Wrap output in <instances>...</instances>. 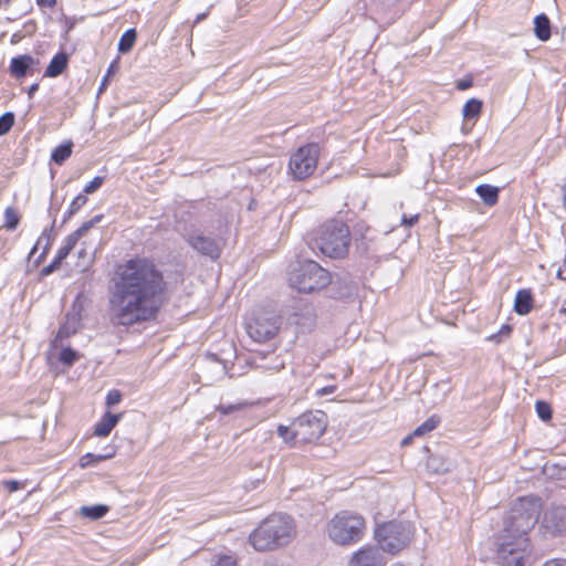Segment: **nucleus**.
Returning a JSON list of instances; mask_svg holds the SVG:
<instances>
[{"mask_svg":"<svg viewBox=\"0 0 566 566\" xmlns=\"http://www.w3.org/2000/svg\"><path fill=\"white\" fill-rule=\"evenodd\" d=\"M496 555L503 566H525L531 557L528 537L503 530L499 536Z\"/></svg>","mask_w":566,"mask_h":566,"instance_id":"obj_6","label":"nucleus"},{"mask_svg":"<svg viewBox=\"0 0 566 566\" xmlns=\"http://www.w3.org/2000/svg\"><path fill=\"white\" fill-rule=\"evenodd\" d=\"M314 243L328 258H344L350 244L349 229L342 221L327 222L318 230Z\"/></svg>","mask_w":566,"mask_h":566,"instance_id":"obj_4","label":"nucleus"},{"mask_svg":"<svg viewBox=\"0 0 566 566\" xmlns=\"http://www.w3.org/2000/svg\"><path fill=\"white\" fill-rule=\"evenodd\" d=\"M483 103L478 98H470L463 106L462 116L464 119H476L482 112Z\"/></svg>","mask_w":566,"mask_h":566,"instance_id":"obj_24","label":"nucleus"},{"mask_svg":"<svg viewBox=\"0 0 566 566\" xmlns=\"http://www.w3.org/2000/svg\"><path fill=\"white\" fill-rule=\"evenodd\" d=\"M413 437H415V436H412V433H411V434H409V436H407L405 439H402V441H401V446H408V444H410V443H411V441H412V438H413Z\"/></svg>","mask_w":566,"mask_h":566,"instance_id":"obj_52","label":"nucleus"},{"mask_svg":"<svg viewBox=\"0 0 566 566\" xmlns=\"http://www.w3.org/2000/svg\"><path fill=\"white\" fill-rule=\"evenodd\" d=\"M60 265H61V263H56V260L54 259L49 265L44 266L41 270V273H42V275H49L53 271H55Z\"/></svg>","mask_w":566,"mask_h":566,"instance_id":"obj_44","label":"nucleus"},{"mask_svg":"<svg viewBox=\"0 0 566 566\" xmlns=\"http://www.w3.org/2000/svg\"><path fill=\"white\" fill-rule=\"evenodd\" d=\"M105 178L102 176L94 177L85 187L84 192L87 195H92L96 192L102 185L104 184Z\"/></svg>","mask_w":566,"mask_h":566,"instance_id":"obj_38","label":"nucleus"},{"mask_svg":"<svg viewBox=\"0 0 566 566\" xmlns=\"http://www.w3.org/2000/svg\"><path fill=\"white\" fill-rule=\"evenodd\" d=\"M3 486L9 492H15V491L21 489V483L19 481H15V480H7V481H3Z\"/></svg>","mask_w":566,"mask_h":566,"instance_id":"obj_41","label":"nucleus"},{"mask_svg":"<svg viewBox=\"0 0 566 566\" xmlns=\"http://www.w3.org/2000/svg\"><path fill=\"white\" fill-rule=\"evenodd\" d=\"M543 566H566V559L553 558L544 563Z\"/></svg>","mask_w":566,"mask_h":566,"instance_id":"obj_46","label":"nucleus"},{"mask_svg":"<svg viewBox=\"0 0 566 566\" xmlns=\"http://www.w3.org/2000/svg\"><path fill=\"white\" fill-rule=\"evenodd\" d=\"M114 455V452L108 454H94V453H86L80 459V467L86 468L92 464H95L97 462L107 460Z\"/></svg>","mask_w":566,"mask_h":566,"instance_id":"obj_30","label":"nucleus"},{"mask_svg":"<svg viewBox=\"0 0 566 566\" xmlns=\"http://www.w3.org/2000/svg\"><path fill=\"white\" fill-rule=\"evenodd\" d=\"M270 360H271L270 363L258 364L256 366L260 368H264L266 370H271V371H279L281 368L284 367V361L279 356L272 355L270 357Z\"/></svg>","mask_w":566,"mask_h":566,"instance_id":"obj_35","label":"nucleus"},{"mask_svg":"<svg viewBox=\"0 0 566 566\" xmlns=\"http://www.w3.org/2000/svg\"><path fill=\"white\" fill-rule=\"evenodd\" d=\"M187 241L198 253L209 256L212 260H217L221 254L220 243L210 237L195 234L189 235Z\"/></svg>","mask_w":566,"mask_h":566,"instance_id":"obj_15","label":"nucleus"},{"mask_svg":"<svg viewBox=\"0 0 566 566\" xmlns=\"http://www.w3.org/2000/svg\"><path fill=\"white\" fill-rule=\"evenodd\" d=\"M248 406H249V403L247 401H239V402L229 403V405L221 403L217 407V410L220 411V413L227 416V415H230V413H233L237 411H241V410L245 409Z\"/></svg>","mask_w":566,"mask_h":566,"instance_id":"obj_32","label":"nucleus"},{"mask_svg":"<svg viewBox=\"0 0 566 566\" xmlns=\"http://www.w3.org/2000/svg\"><path fill=\"white\" fill-rule=\"evenodd\" d=\"M542 510L541 501L536 497L518 499L505 520L504 531L525 534L535 526Z\"/></svg>","mask_w":566,"mask_h":566,"instance_id":"obj_7","label":"nucleus"},{"mask_svg":"<svg viewBox=\"0 0 566 566\" xmlns=\"http://www.w3.org/2000/svg\"><path fill=\"white\" fill-rule=\"evenodd\" d=\"M164 279L146 259L127 261L118 269L109 296V317L114 325L130 326L147 321L158 308Z\"/></svg>","mask_w":566,"mask_h":566,"instance_id":"obj_1","label":"nucleus"},{"mask_svg":"<svg viewBox=\"0 0 566 566\" xmlns=\"http://www.w3.org/2000/svg\"><path fill=\"white\" fill-rule=\"evenodd\" d=\"M72 148H73L72 142H66V143L57 146L52 151V155H51L52 160L57 165L63 164L71 156Z\"/></svg>","mask_w":566,"mask_h":566,"instance_id":"obj_26","label":"nucleus"},{"mask_svg":"<svg viewBox=\"0 0 566 566\" xmlns=\"http://www.w3.org/2000/svg\"><path fill=\"white\" fill-rule=\"evenodd\" d=\"M319 157L317 144H307L300 147L290 157L289 171L296 180H303L316 170Z\"/></svg>","mask_w":566,"mask_h":566,"instance_id":"obj_11","label":"nucleus"},{"mask_svg":"<svg viewBox=\"0 0 566 566\" xmlns=\"http://www.w3.org/2000/svg\"><path fill=\"white\" fill-rule=\"evenodd\" d=\"M122 413L105 412L101 420L94 427V434L97 437H107L113 428L122 419Z\"/></svg>","mask_w":566,"mask_h":566,"instance_id":"obj_18","label":"nucleus"},{"mask_svg":"<svg viewBox=\"0 0 566 566\" xmlns=\"http://www.w3.org/2000/svg\"><path fill=\"white\" fill-rule=\"evenodd\" d=\"M419 214H413L411 217L402 216L401 218V226L403 227H412L418 222Z\"/></svg>","mask_w":566,"mask_h":566,"instance_id":"obj_42","label":"nucleus"},{"mask_svg":"<svg viewBox=\"0 0 566 566\" xmlns=\"http://www.w3.org/2000/svg\"><path fill=\"white\" fill-rule=\"evenodd\" d=\"M294 434L301 443L318 440L327 428V416L321 410L307 411L293 420Z\"/></svg>","mask_w":566,"mask_h":566,"instance_id":"obj_10","label":"nucleus"},{"mask_svg":"<svg viewBox=\"0 0 566 566\" xmlns=\"http://www.w3.org/2000/svg\"><path fill=\"white\" fill-rule=\"evenodd\" d=\"M77 358H78L77 353L70 347L62 348V350L59 355L60 361H62L63 364H65L67 366L73 365L77 360Z\"/></svg>","mask_w":566,"mask_h":566,"instance_id":"obj_34","label":"nucleus"},{"mask_svg":"<svg viewBox=\"0 0 566 566\" xmlns=\"http://www.w3.org/2000/svg\"><path fill=\"white\" fill-rule=\"evenodd\" d=\"M35 2L41 8L53 9L56 6V0H35Z\"/></svg>","mask_w":566,"mask_h":566,"instance_id":"obj_45","label":"nucleus"},{"mask_svg":"<svg viewBox=\"0 0 566 566\" xmlns=\"http://www.w3.org/2000/svg\"><path fill=\"white\" fill-rule=\"evenodd\" d=\"M556 275L560 280H566V268L565 269H558Z\"/></svg>","mask_w":566,"mask_h":566,"instance_id":"obj_51","label":"nucleus"},{"mask_svg":"<svg viewBox=\"0 0 566 566\" xmlns=\"http://www.w3.org/2000/svg\"><path fill=\"white\" fill-rule=\"evenodd\" d=\"M67 61H69V59L65 53H63V52L57 53L56 55H54L52 57L51 62L49 63L45 72H44V76L56 77V76L61 75L67 66Z\"/></svg>","mask_w":566,"mask_h":566,"instance_id":"obj_20","label":"nucleus"},{"mask_svg":"<svg viewBox=\"0 0 566 566\" xmlns=\"http://www.w3.org/2000/svg\"><path fill=\"white\" fill-rule=\"evenodd\" d=\"M14 125V114L7 112L0 116V136H3L10 132Z\"/></svg>","mask_w":566,"mask_h":566,"instance_id":"obj_33","label":"nucleus"},{"mask_svg":"<svg viewBox=\"0 0 566 566\" xmlns=\"http://www.w3.org/2000/svg\"><path fill=\"white\" fill-rule=\"evenodd\" d=\"M533 306L532 294L528 290H520L516 293L514 310L520 315H526L530 313Z\"/></svg>","mask_w":566,"mask_h":566,"instance_id":"obj_21","label":"nucleus"},{"mask_svg":"<svg viewBox=\"0 0 566 566\" xmlns=\"http://www.w3.org/2000/svg\"><path fill=\"white\" fill-rule=\"evenodd\" d=\"M39 61L30 54L12 57L9 65L10 74L15 78H22L27 74L38 71Z\"/></svg>","mask_w":566,"mask_h":566,"instance_id":"obj_16","label":"nucleus"},{"mask_svg":"<svg viewBox=\"0 0 566 566\" xmlns=\"http://www.w3.org/2000/svg\"><path fill=\"white\" fill-rule=\"evenodd\" d=\"M280 317L274 311H256L247 323L248 335L258 343L273 339L280 331Z\"/></svg>","mask_w":566,"mask_h":566,"instance_id":"obj_9","label":"nucleus"},{"mask_svg":"<svg viewBox=\"0 0 566 566\" xmlns=\"http://www.w3.org/2000/svg\"><path fill=\"white\" fill-rule=\"evenodd\" d=\"M295 536L296 525L291 516L272 514L250 534L249 541L255 551L266 552L287 545Z\"/></svg>","mask_w":566,"mask_h":566,"instance_id":"obj_2","label":"nucleus"},{"mask_svg":"<svg viewBox=\"0 0 566 566\" xmlns=\"http://www.w3.org/2000/svg\"><path fill=\"white\" fill-rule=\"evenodd\" d=\"M427 468L436 474H444L451 470V462L438 455H431L427 461Z\"/></svg>","mask_w":566,"mask_h":566,"instance_id":"obj_23","label":"nucleus"},{"mask_svg":"<svg viewBox=\"0 0 566 566\" xmlns=\"http://www.w3.org/2000/svg\"><path fill=\"white\" fill-rule=\"evenodd\" d=\"M136 31L135 29L127 30L118 42V51L120 53H127L132 50L135 41H136Z\"/></svg>","mask_w":566,"mask_h":566,"instance_id":"obj_28","label":"nucleus"},{"mask_svg":"<svg viewBox=\"0 0 566 566\" xmlns=\"http://www.w3.org/2000/svg\"><path fill=\"white\" fill-rule=\"evenodd\" d=\"M535 408H536V412H537L538 417L542 420L547 421L552 418V409L547 402L542 401V400L536 401Z\"/></svg>","mask_w":566,"mask_h":566,"instance_id":"obj_36","label":"nucleus"},{"mask_svg":"<svg viewBox=\"0 0 566 566\" xmlns=\"http://www.w3.org/2000/svg\"><path fill=\"white\" fill-rule=\"evenodd\" d=\"M116 71H117V62H116V61H114V62L109 65V67H108V70H107V74H106L105 76L109 77V75L114 74Z\"/></svg>","mask_w":566,"mask_h":566,"instance_id":"obj_49","label":"nucleus"},{"mask_svg":"<svg viewBox=\"0 0 566 566\" xmlns=\"http://www.w3.org/2000/svg\"><path fill=\"white\" fill-rule=\"evenodd\" d=\"M334 389H335L334 386L324 387L318 392H319V395H328V394H332L334 391Z\"/></svg>","mask_w":566,"mask_h":566,"instance_id":"obj_50","label":"nucleus"},{"mask_svg":"<svg viewBox=\"0 0 566 566\" xmlns=\"http://www.w3.org/2000/svg\"><path fill=\"white\" fill-rule=\"evenodd\" d=\"M413 537L410 523L389 522L375 530V538L382 552L395 555L409 546Z\"/></svg>","mask_w":566,"mask_h":566,"instance_id":"obj_8","label":"nucleus"},{"mask_svg":"<svg viewBox=\"0 0 566 566\" xmlns=\"http://www.w3.org/2000/svg\"><path fill=\"white\" fill-rule=\"evenodd\" d=\"M86 202L87 198L84 195H77L70 203L67 216L71 217L76 213Z\"/></svg>","mask_w":566,"mask_h":566,"instance_id":"obj_37","label":"nucleus"},{"mask_svg":"<svg viewBox=\"0 0 566 566\" xmlns=\"http://www.w3.org/2000/svg\"><path fill=\"white\" fill-rule=\"evenodd\" d=\"M107 82H108V77H107V76H105V77L103 78V81H102V84H101L99 91H103V90L106 87Z\"/></svg>","mask_w":566,"mask_h":566,"instance_id":"obj_54","label":"nucleus"},{"mask_svg":"<svg viewBox=\"0 0 566 566\" xmlns=\"http://www.w3.org/2000/svg\"><path fill=\"white\" fill-rule=\"evenodd\" d=\"M120 400H122V394L118 390L114 389V390L108 391L105 402H106L107 407H113V406L119 403Z\"/></svg>","mask_w":566,"mask_h":566,"instance_id":"obj_40","label":"nucleus"},{"mask_svg":"<svg viewBox=\"0 0 566 566\" xmlns=\"http://www.w3.org/2000/svg\"><path fill=\"white\" fill-rule=\"evenodd\" d=\"M438 423H439V418L432 416L429 419H427L423 423L418 426L413 430L412 436H416V437L424 436V434L431 432L432 430H434L437 428Z\"/></svg>","mask_w":566,"mask_h":566,"instance_id":"obj_29","label":"nucleus"},{"mask_svg":"<svg viewBox=\"0 0 566 566\" xmlns=\"http://www.w3.org/2000/svg\"><path fill=\"white\" fill-rule=\"evenodd\" d=\"M80 327V318L76 315H67L65 322L59 328L54 339L52 340V346L57 347L62 345V342L70 336L74 335Z\"/></svg>","mask_w":566,"mask_h":566,"instance_id":"obj_17","label":"nucleus"},{"mask_svg":"<svg viewBox=\"0 0 566 566\" xmlns=\"http://www.w3.org/2000/svg\"><path fill=\"white\" fill-rule=\"evenodd\" d=\"M534 32L538 40L547 41L551 38V22L545 14H539L534 20Z\"/></svg>","mask_w":566,"mask_h":566,"instance_id":"obj_22","label":"nucleus"},{"mask_svg":"<svg viewBox=\"0 0 566 566\" xmlns=\"http://www.w3.org/2000/svg\"><path fill=\"white\" fill-rule=\"evenodd\" d=\"M366 528L365 518L349 511L335 514L327 524L328 538L340 546H349L361 539Z\"/></svg>","mask_w":566,"mask_h":566,"instance_id":"obj_3","label":"nucleus"},{"mask_svg":"<svg viewBox=\"0 0 566 566\" xmlns=\"http://www.w3.org/2000/svg\"><path fill=\"white\" fill-rule=\"evenodd\" d=\"M471 86V81H460L458 82L457 84V87L460 90V91H464L467 88H469Z\"/></svg>","mask_w":566,"mask_h":566,"instance_id":"obj_47","label":"nucleus"},{"mask_svg":"<svg viewBox=\"0 0 566 566\" xmlns=\"http://www.w3.org/2000/svg\"><path fill=\"white\" fill-rule=\"evenodd\" d=\"M290 285L302 293H312L326 287L331 282L329 273L317 262H298L289 274Z\"/></svg>","mask_w":566,"mask_h":566,"instance_id":"obj_5","label":"nucleus"},{"mask_svg":"<svg viewBox=\"0 0 566 566\" xmlns=\"http://www.w3.org/2000/svg\"><path fill=\"white\" fill-rule=\"evenodd\" d=\"M103 216H96L92 220L84 222L76 231L69 234L64 241V244L59 249L55 260L56 263H62L64 259L70 254L73 248L76 245L80 238H82L94 224L102 220Z\"/></svg>","mask_w":566,"mask_h":566,"instance_id":"obj_14","label":"nucleus"},{"mask_svg":"<svg viewBox=\"0 0 566 566\" xmlns=\"http://www.w3.org/2000/svg\"><path fill=\"white\" fill-rule=\"evenodd\" d=\"M374 1H375L376 6L378 8H380L382 11H391L392 9L398 7V4L402 0H374Z\"/></svg>","mask_w":566,"mask_h":566,"instance_id":"obj_39","label":"nucleus"},{"mask_svg":"<svg viewBox=\"0 0 566 566\" xmlns=\"http://www.w3.org/2000/svg\"><path fill=\"white\" fill-rule=\"evenodd\" d=\"M39 90V84L38 83H34L32 84L29 90H28V96L29 98H32L33 95L35 94V92Z\"/></svg>","mask_w":566,"mask_h":566,"instance_id":"obj_48","label":"nucleus"},{"mask_svg":"<svg viewBox=\"0 0 566 566\" xmlns=\"http://www.w3.org/2000/svg\"><path fill=\"white\" fill-rule=\"evenodd\" d=\"M386 559L377 546H365L355 552L349 560L348 566H385Z\"/></svg>","mask_w":566,"mask_h":566,"instance_id":"obj_12","label":"nucleus"},{"mask_svg":"<svg viewBox=\"0 0 566 566\" xmlns=\"http://www.w3.org/2000/svg\"><path fill=\"white\" fill-rule=\"evenodd\" d=\"M208 15V12H203V13H199L197 17H196V20L195 22L198 23L200 21H202L203 19H206Z\"/></svg>","mask_w":566,"mask_h":566,"instance_id":"obj_53","label":"nucleus"},{"mask_svg":"<svg viewBox=\"0 0 566 566\" xmlns=\"http://www.w3.org/2000/svg\"><path fill=\"white\" fill-rule=\"evenodd\" d=\"M546 532L553 535L566 533V506H553L548 509L543 518Z\"/></svg>","mask_w":566,"mask_h":566,"instance_id":"obj_13","label":"nucleus"},{"mask_svg":"<svg viewBox=\"0 0 566 566\" xmlns=\"http://www.w3.org/2000/svg\"><path fill=\"white\" fill-rule=\"evenodd\" d=\"M4 219H6L4 227L8 230H14L18 227L19 221H20V217H19L18 212L12 207H8L6 209Z\"/></svg>","mask_w":566,"mask_h":566,"instance_id":"obj_31","label":"nucleus"},{"mask_svg":"<svg viewBox=\"0 0 566 566\" xmlns=\"http://www.w3.org/2000/svg\"><path fill=\"white\" fill-rule=\"evenodd\" d=\"M563 193H564V202L566 205V185L563 186Z\"/></svg>","mask_w":566,"mask_h":566,"instance_id":"obj_56","label":"nucleus"},{"mask_svg":"<svg viewBox=\"0 0 566 566\" xmlns=\"http://www.w3.org/2000/svg\"><path fill=\"white\" fill-rule=\"evenodd\" d=\"M562 39L566 43V27L563 29Z\"/></svg>","mask_w":566,"mask_h":566,"instance_id":"obj_55","label":"nucleus"},{"mask_svg":"<svg viewBox=\"0 0 566 566\" xmlns=\"http://www.w3.org/2000/svg\"><path fill=\"white\" fill-rule=\"evenodd\" d=\"M475 192L488 207H493L499 201L500 189L495 186L482 184L475 188Z\"/></svg>","mask_w":566,"mask_h":566,"instance_id":"obj_19","label":"nucleus"},{"mask_svg":"<svg viewBox=\"0 0 566 566\" xmlns=\"http://www.w3.org/2000/svg\"><path fill=\"white\" fill-rule=\"evenodd\" d=\"M277 434L290 447H294L297 443H301L298 440V436L294 434V423L293 422L291 423V426L280 424L277 427Z\"/></svg>","mask_w":566,"mask_h":566,"instance_id":"obj_27","label":"nucleus"},{"mask_svg":"<svg viewBox=\"0 0 566 566\" xmlns=\"http://www.w3.org/2000/svg\"><path fill=\"white\" fill-rule=\"evenodd\" d=\"M217 566H235V559L231 556H221L217 562Z\"/></svg>","mask_w":566,"mask_h":566,"instance_id":"obj_43","label":"nucleus"},{"mask_svg":"<svg viewBox=\"0 0 566 566\" xmlns=\"http://www.w3.org/2000/svg\"><path fill=\"white\" fill-rule=\"evenodd\" d=\"M108 512V506L103 504L92 505V506H82L80 509V513L83 517L90 520H98L106 515Z\"/></svg>","mask_w":566,"mask_h":566,"instance_id":"obj_25","label":"nucleus"}]
</instances>
